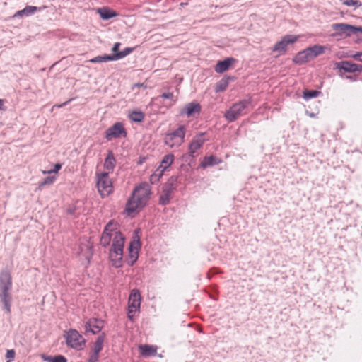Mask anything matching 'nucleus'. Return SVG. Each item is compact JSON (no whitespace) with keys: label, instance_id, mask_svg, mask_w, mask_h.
I'll use <instances>...</instances> for the list:
<instances>
[{"label":"nucleus","instance_id":"obj_51","mask_svg":"<svg viewBox=\"0 0 362 362\" xmlns=\"http://www.w3.org/2000/svg\"><path fill=\"white\" fill-rule=\"evenodd\" d=\"M353 31L354 34H357L358 33H362V26L353 25Z\"/></svg>","mask_w":362,"mask_h":362},{"label":"nucleus","instance_id":"obj_25","mask_svg":"<svg viewBox=\"0 0 362 362\" xmlns=\"http://www.w3.org/2000/svg\"><path fill=\"white\" fill-rule=\"evenodd\" d=\"M174 155L173 153H168L165 155L160 162V165L157 168L156 171L161 170L163 172L166 170L173 163Z\"/></svg>","mask_w":362,"mask_h":362},{"label":"nucleus","instance_id":"obj_50","mask_svg":"<svg viewBox=\"0 0 362 362\" xmlns=\"http://www.w3.org/2000/svg\"><path fill=\"white\" fill-rule=\"evenodd\" d=\"M42 358L45 361H47V362H53V359H54V356H47V355H42Z\"/></svg>","mask_w":362,"mask_h":362},{"label":"nucleus","instance_id":"obj_16","mask_svg":"<svg viewBox=\"0 0 362 362\" xmlns=\"http://www.w3.org/2000/svg\"><path fill=\"white\" fill-rule=\"evenodd\" d=\"M332 27L335 32L333 34L334 37L339 36L341 37H346L354 34L352 25L339 23L332 24Z\"/></svg>","mask_w":362,"mask_h":362},{"label":"nucleus","instance_id":"obj_43","mask_svg":"<svg viewBox=\"0 0 362 362\" xmlns=\"http://www.w3.org/2000/svg\"><path fill=\"white\" fill-rule=\"evenodd\" d=\"M353 74V75H346L345 78L349 80L350 81H356L359 75L355 73Z\"/></svg>","mask_w":362,"mask_h":362},{"label":"nucleus","instance_id":"obj_32","mask_svg":"<svg viewBox=\"0 0 362 362\" xmlns=\"http://www.w3.org/2000/svg\"><path fill=\"white\" fill-rule=\"evenodd\" d=\"M322 95V92L317 90H308L305 89L303 91V98L305 100H308L311 98H317Z\"/></svg>","mask_w":362,"mask_h":362},{"label":"nucleus","instance_id":"obj_4","mask_svg":"<svg viewBox=\"0 0 362 362\" xmlns=\"http://www.w3.org/2000/svg\"><path fill=\"white\" fill-rule=\"evenodd\" d=\"M97 187L102 197L113 193L114 187L107 172L97 174Z\"/></svg>","mask_w":362,"mask_h":362},{"label":"nucleus","instance_id":"obj_55","mask_svg":"<svg viewBox=\"0 0 362 362\" xmlns=\"http://www.w3.org/2000/svg\"><path fill=\"white\" fill-rule=\"evenodd\" d=\"M136 86H142V84H141V83H137V84H136Z\"/></svg>","mask_w":362,"mask_h":362},{"label":"nucleus","instance_id":"obj_47","mask_svg":"<svg viewBox=\"0 0 362 362\" xmlns=\"http://www.w3.org/2000/svg\"><path fill=\"white\" fill-rule=\"evenodd\" d=\"M76 211V206H72L66 209V213L69 215L74 216Z\"/></svg>","mask_w":362,"mask_h":362},{"label":"nucleus","instance_id":"obj_45","mask_svg":"<svg viewBox=\"0 0 362 362\" xmlns=\"http://www.w3.org/2000/svg\"><path fill=\"white\" fill-rule=\"evenodd\" d=\"M15 351L13 349L7 350L6 357L7 358L13 359L15 357Z\"/></svg>","mask_w":362,"mask_h":362},{"label":"nucleus","instance_id":"obj_27","mask_svg":"<svg viewBox=\"0 0 362 362\" xmlns=\"http://www.w3.org/2000/svg\"><path fill=\"white\" fill-rule=\"evenodd\" d=\"M116 162L113 152L109 150L107 157L105 159L104 168L109 172H112L115 168Z\"/></svg>","mask_w":362,"mask_h":362},{"label":"nucleus","instance_id":"obj_36","mask_svg":"<svg viewBox=\"0 0 362 362\" xmlns=\"http://www.w3.org/2000/svg\"><path fill=\"white\" fill-rule=\"evenodd\" d=\"M159 98L170 100L173 101V103L169 105L170 107L173 105L177 100V98L174 96L173 92H164L159 96Z\"/></svg>","mask_w":362,"mask_h":362},{"label":"nucleus","instance_id":"obj_37","mask_svg":"<svg viewBox=\"0 0 362 362\" xmlns=\"http://www.w3.org/2000/svg\"><path fill=\"white\" fill-rule=\"evenodd\" d=\"M344 5L348 6H354L359 8L362 6V3L359 0H340Z\"/></svg>","mask_w":362,"mask_h":362},{"label":"nucleus","instance_id":"obj_12","mask_svg":"<svg viewBox=\"0 0 362 362\" xmlns=\"http://www.w3.org/2000/svg\"><path fill=\"white\" fill-rule=\"evenodd\" d=\"M297 40V36L286 35L274 45L272 50L273 52H278L279 55L285 54L287 52L288 45L296 42Z\"/></svg>","mask_w":362,"mask_h":362},{"label":"nucleus","instance_id":"obj_34","mask_svg":"<svg viewBox=\"0 0 362 362\" xmlns=\"http://www.w3.org/2000/svg\"><path fill=\"white\" fill-rule=\"evenodd\" d=\"M56 180L55 176H47L42 181L40 182L38 184V188L42 189L46 185H51L54 183Z\"/></svg>","mask_w":362,"mask_h":362},{"label":"nucleus","instance_id":"obj_39","mask_svg":"<svg viewBox=\"0 0 362 362\" xmlns=\"http://www.w3.org/2000/svg\"><path fill=\"white\" fill-rule=\"evenodd\" d=\"M62 167V165L61 163H56L54 166V168L52 169V170H49L48 171H43V173L44 174H46V173H48V174H51V173H58V171L59 170H61Z\"/></svg>","mask_w":362,"mask_h":362},{"label":"nucleus","instance_id":"obj_49","mask_svg":"<svg viewBox=\"0 0 362 362\" xmlns=\"http://www.w3.org/2000/svg\"><path fill=\"white\" fill-rule=\"evenodd\" d=\"M148 159L147 156H140L138 160L136 161L137 165H141L144 163Z\"/></svg>","mask_w":362,"mask_h":362},{"label":"nucleus","instance_id":"obj_41","mask_svg":"<svg viewBox=\"0 0 362 362\" xmlns=\"http://www.w3.org/2000/svg\"><path fill=\"white\" fill-rule=\"evenodd\" d=\"M99 358V354L91 352L88 362H97Z\"/></svg>","mask_w":362,"mask_h":362},{"label":"nucleus","instance_id":"obj_18","mask_svg":"<svg viewBox=\"0 0 362 362\" xmlns=\"http://www.w3.org/2000/svg\"><path fill=\"white\" fill-rule=\"evenodd\" d=\"M334 69L339 71V75L342 76V71L344 73H355L354 63L352 61H341L334 63Z\"/></svg>","mask_w":362,"mask_h":362},{"label":"nucleus","instance_id":"obj_8","mask_svg":"<svg viewBox=\"0 0 362 362\" xmlns=\"http://www.w3.org/2000/svg\"><path fill=\"white\" fill-rule=\"evenodd\" d=\"M65 337L67 346L71 348L76 350L84 349L86 341L77 330L74 329H69Z\"/></svg>","mask_w":362,"mask_h":362},{"label":"nucleus","instance_id":"obj_35","mask_svg":"<svg viewBox=\"0 0 362 362\" xmlns=\"http://www.w3.org/2000/svg\"><path fill=\"white\" fill-rule=\"evenodd\" d=\"M134 50V47H126L120 52L115 54L116 59L119 60L120 59L125 57L126 56H127L128 54L132 53Z\"/></svg>","mask_w":362,"mask_h":362},{"label":"nucleus","instance_id":"obj_19","mask_svg":"<svg viewBox=\"0 0 362 362\" xmlns=\"http://www.w3.org/2000/svg\"><path fill=\"white\" fill-rule=\"evenodd\" d=\"M236 62L237 59L234 57H227L223 60L218 61L214 67V70L218 74H222L228 71L230 67Z\"/></svg>","mask_w":362,"mask_h":362},{"label":"nucleus","instance_id":"obj_14","mask_svg":"<svg viewBox=\"0 0 362 362\" xmlns=\"http://www.w3.org/2000/svg\"><path fill=\"white\" fill-rule=\"evenodd\" d=\"M104 321L99 318H89L84 324L85 334H96L100 332L103 327Z\"/></svg>","mask_w":362,"mask_h":362},{"label":"nucleus","instance_id":"obj_38","mask_svg":"<svg viewBox=\"0 0 362 362\" xmlns=\"http://www.w3.org/2000/svg\"><path fill=\"white\" fill-rule=\"evenodd\" d=\"M158 173H153L151 175L150 177V182L151 184L154 185V184H156L160 178L162 177V175H163V172H161V170H159L158 171Z\"/></svg>","mask_w":362,"mask_h":362},{"label":"nucleus","instance_id":"obj_7","mask_svg":"<svg viewBox=\"0 0 362 362\" xmlns=\"http://www.w3.org/2000/svg\"><path fill=\"white\" fill-rule=\"evenodd\" d=\"M119 223L115 220H110L105 226L103 233L100 237V244L103 247H107L110 245L112 238L114 237L116 231L119 230Z\"/></svg>","mask_w":362,"mask_h":362},{"label":"nucleus","instance_id":"obj_21","mask_svg":"<svg viewBox=\"0 0 362 362\" xmlns=\"http://www.w3.org/2000/svg\"><path fill=\"white\" fill-rule=\"evenodd\" d=\"M311 54L310 53L308 48L298 52L293 58V62L296 64L301 65L303 64L310 60L313 59L311 57Z\"/></svg>","mask_w":362,"mask_h":362},{"label":"nucleus","instance_id":"obj_5","mask_svg":"<svg viewBox=\"0 0 362 362\" xmlns=\"http://www.w3.org/2000/svg\"><path fill=\"white\" fill-rule=\"evenodd\" d=\"M177 176H171L168 178L166 182L163 185L162 192L163 194L159 197L158 204L162 206H165L170 203L171 194L176 189L177 187Z\"/></svg>","mask_w":362,"mask_h":362},{"label":"nucleus","instance_id":"obj_1","mask_svg":"<svg viewBox=\"0 0 362 362\" xmlns=\"http://www.w3.org/2000/svg\"><path fill=\"white\" fill-rule=\"evenodd\" d=\"M151 189L148 183L142 182L136 187L131 196L129 197L125 211L127 214L134 213L136 210L140 211L144 208L150 199Z\"/></svg>","mask_w":362,"mask_h":362},{"label":"nucleus","instance_id":"obj_24","mask_svg":"<svg viewBox=\"0 0 362 362\" xmlns=\"http://www.w3.org/2000/svg\"><path fill=\"white\" fill-rule=\"evenodd\" d=\"M222 163L221 158L217 157L215 155H211L209 156L204 157L202 161L200 163V168L205 169L209 166H214L218 165Z\"/></svg>","mask_w":362,"mask_h":362},{"label":"nucleus","instance_id":"obj_54","mask_svg":"<svg viewBox=\"0 0 362 362\" xmlns=\"http://www.w3.org/2000/svg\"><path fill=\"white\" fill-rule=\"evenodd\" d=\"M3 105H4V100L0 99V110L2 109Z\"/></svg>","mask_w":362,"mask_h":362},{"label":"nucleus","instance_id":"obj_56","mask_svg":"<svg viewBox=\"0 0 362 362\" xmlns=\"http://www.w3.org/2000/svg\"><path fill=\"white\" fill-rule=\"evenodd\" d=\"M310 117H314V114H313V113H312V114H310Z\"/></svg>","mask_w":362,"mask_h":362},{"label":"nucleus","instance_id":"obj_52","mask_svg":"<svg viewBox=\"0 0 362 362\" xmlns=\"http://www.w3.org/2000/svg\"><path fill=\"white\" fill-rule=\"evenodd\" d=\"M189 158H192V156H189V152L188 151V153L182 155V160L185 162H187Z\"/></svg>","mask_w":362,"mask_h":362},{"label":"nucleus","instance_id":"obj_11","mask_svg":"<svg viewBox=\"0 0 362 362\" xmlns=\"http://www.w3.org/2000/svg\"><path fill=\"white\" fill-rule=\"evenodd\" d=\"M141 297L140 291L135 288L131 291L128 301V314L127 317L129 320H133L132 313L139 310Z\"/></svg>","mask_w":362,"mask_h":362},{"label":"nucleus","instance_id":"obj_33","mask_svg":"<svg viewBox=\"0 0 362 362\" xmlns=\"http://www.w3.org/2000/svg\"><path fill=\"white\" fill-rule=\"evenodd\" d=\"M144 113L141 111H133L130 115V119L135 122H141L144 119Z\"/></svg>","mask_w":362,"mask_h":362},{"label":"nucleus","instance_id":"obj_42","mask_svg":"<svg viewBox=\"0 0 362 362\" xmlns=\"http://www.w3.org/2000/svg\"><path fill=\"white\" fill-rule=\"evenodd\" d=\"M53 362H67V358L63 355H57L54 356Z\"/></svg>","mask_w":362,"mask_h":362},{"label":"nucleus","instance_id":"obj_2","mask_svg":"<svg viewBox=\"0 0 362 362\" xmlns=\"http://www.w3.org/2000/svg\"><path fill=\"white\" fill-rule=\"evenodd\" d=\"M125 237L121 231H116L112 238V244L109 250V259L112 265L118 269L122 267L123 250Z\"/></svg>","mask_w":362,"mask_h":362},{"label":"nucleus","instance_id":"obj_26","mask_svg":"<svg viewBox=\"0 0 362 362\" xmlns=\"http://www.w3.org/2000/svg\"><path fill=\"white\" fill-rule=\"evenodd\" d=\"M139 349L141 355L144 357L153 356L157 354V347L152 345L142 344L139 346Z\"/></svg>","mask_w":362,"mask_h":362},{"label":"nucleus","instance_id":"obj_17","mask_svg":"<svg viewBox=\"0 0 362 362\" xmlns=\"http://www.w3.org/2000/svg\"><path fill=\"white\" fill-rule=\"evenodd\" d=\"M12 276L7 269H1L0 272V292L2 291H11Z\"/></svg>","mask_w":362,"mask_h":362},{"label":"nucleus","instance_id":"obj_57","mask_svg":"<svg viewBox=\"0 0 362 362\" xmlns=\"http://www.w3.org/2000/svg\"><path fill=\"white\" fill-rule=\"evenodd\" d=\"M6 362H10V361H7Z\"/></svg>","mask_w":362,"mask_h":362},{"label":"nucleus","instance_id":"obj_23","mask_svg":"<svg viewBox=\"0 0 362 362\" xmlns=\"http://www.w3.org/2000/svg\"><path fill=\"white\" fill-rule=\"evenodd\" d=\"M97 13L99 14L100 17L105 21L110 20L112 18L116 17L118 16V13L115 10L110 8L108 6H103L101 8H98L97 10Z\"/></svg>","mask_w":362,"mask_h":362},{"label":"nucleus","instance_id":"obj_15","mask_svg":"<svg viewBox=\"0 0 362 362\" xmlns=\"http://www.w3.org/2000/svg\"><path fill=\"white\" fill-rule=\"evenodd\" d=\"M206 134V132H199L193 137L192 141L189 143L188 151L189 152V156H192V158L195 157L194 153L196 151L201 148L204 144L207 141V139L203 138Z\"/></svg>","mask_w":362,"mask_h":362},{"label":"nucleus","instance_id":"obj_9","mask_svg":"<svg viewBox=\"0 0 362 362\" xmlns=\"http://www.w3.org/2000/svg\"><path fill=\"white\" fill-rule=\"evenodd\" d=\"M186 128L185 125H180L175 131L168 133L165 137V144L173 147L180 146L185 141Z\"/></svg>","mask_w":362,"mask_h":362},{"label":"nucleus","instance_id":"obj_31","mask_svg":"<svg viewBox=\"0 0 362 362\" xmlns=\"http://www.w3.org/2000/svg\"><path fill=\"white\" fill-rule=\"evenodd\" d=\"M308 50L311 54L312 59L317 57L318 55L322 54L325 52L327 47L324 45H315L311 47H308Z\"/></svg>","mask_w":362,"mask_h":362},{"label":"nucleus","instance_id":"obj_48","mask_svg":"<svg viewBox=\"0 0 362 362\" xmlns=\"http://www.w3.org/2000/svg\"><path fill=\"white\" fill-rule=\"evenodd\" d=\"M355 74H360L362 72V65L354 63Z\"/></svg>","mask_w":362,"mask_h":362},{"label":"nucleus","instance_id":"obj_13","mask_svg":"<svg viewBox=\"0 0 362 362\" xmlns=\"http://www.w3.org/2000/svg\"><path fill=\"white\" fill-rule=\"evenodd\" d=\"M202 111L201 105L197 101L187 103L180 111V115L187 117H196Z\"/></svg>","mask_w":362,"mask_h":362},{"label":"nucleus","instance_id":"obj_3","mask_svg":"<svg viewBox=\"0 0 362 362\" xmlns=\"http://www.w3.org/2000/svg\"><path fill=\"white\" fill-rule=\"evenodd\" d=\"M252 98H244L239 102L234 103L226 112L224 117L228 122L235 121L239 117L244 115V110L247 109L252 104Z\"/></svg>","mask_w":362,"mask_h":362},{"label":"nucleus","instance_id":"obj_10","mask_svg":"<svg viewBox=\"0 0 362 362\" xmlns=\"http://www.w3.org/2000/svg\"><path fill=\"white\" fill-rule=\"evenodd\" d=\"M105 134L107 141H112L113 139L126 138L127 132L122 122H116L106 129Z\"/></svg>","mask_w":362,"mask_h":362},{"label":"nucleus","instance_id":"obj_46","mask_svg":"<svg viewBox=\"0 0 362 362\" xmlns=\"http://www.w3.org/2000/svg\"><path fill=\"white\" fill-rule=\"evenodd\" d=\"M349 57H351L355 60L362 62V52H356V54L350 55Z\"/></svg>","mask_w":362,"mask_h":362},{"label":"nucleus","instance_id":"obj_28","mask_svg":"<svg viewBox=\"0 0 362 362\" xmlns=\"http://www.w3.org/2000/svg\"><path fill=\"white\" fill-rule=\"evenodd\" d=\"M40 8L34 6H26L23 9L18 11L13 16V18L19 17L23 18V16H29L33 14L35 11H40Z\"/></svg>","mask_w":362,"mask_h":362},{"label":"nucleus","instance_id":"obj_29","mask_svg":"<svg viewBox=\"0 0 362 362\" xmlns=\"http://www.w3.org/2000/svg\"><path fill=\"white\" fill-rule=\"evenodd\" d=\"M106 337V334L105 332H101L100 335L97 337L95 341L93 344V348L92 352L99 354L103 348V343Z\"/></svg>","mask_w":362,"mask_h":362},{"label":"nucleus","instance_id":"obj_30","mask_svg":"<svg viewBox=\"0 0 362 362\" xmlns=\"http://www.w3.org/2000/svg\"><path fill=\"white\" fill-rule=\"evenodd\" d=\"M116 57L115 56V54H104V55H99L95 57H93L89 60L91 63H102V62H107L110 61H116Z\"/></svg>","mask_w":362,"mask_h":362},{"label":"nucleus","instance_id":"obj_40","mask_svg":"<svg viewBox=\"0 0 362 362\" xmlns=\"http://www.w3.org/2000/svg\"><path fill=\"white\" fill-rule=\"evenodd\" d=\"M219 272H220V271H219V269H218V268H216V267H213V268H211V269L208 272V273H207V278H208L209 279H211V277H212L214 274H218V273H219Z\"/></svg>","mask_w":362,"mask_h":362},{"label":"nucleus","instance_id":"obj_20","mask_svg":"<svg viewBox=\"0 0 362 362\" xmlns=\"http://www.w3.org/2000/svg\"><path fill=\"white\" fill-rule=\"evenodd\" d=\"M0 301L3 304L2 309L8 315L11 313L12 296L11 291H2L0 292Z\"/></svg>","mask_w":362,"mask_h":362},{"label":"nucleus","instance_id":"obj_6","mask_svg":"<svg viewBox=\"0 0 362 362\" xmlns=\"http://www.w3.org/2000/svg\"><path fill=\"white\" fill-rule=\"evenodd\" d=\"M141 233V229L137 228L134 230V240H132L129 245L128 250L129 255L127 258V263L129 266H133L139 257V251L141 247V243L140 240L139 235Z\"/></svg>","mask_w":362,"mask_h":362},{"label":"nucleus","instance_id":"obj_53","mask_svg":"<svg viewBox=\"0 0 362 362\" xmlns=\"http://www.w3.org/2000/svg\"><path fill=\"white\" fill-rule=\"evenodd\" d=\"M72 99H69V100L64 102L63 104L59 105V107H63V106H65L67 104H69L71 101Z\"/></svg>","mask_w":362,"mask_h":362},{"label":"nucleus","instance_id":"obj_22","mask_svg":"<svg viewBox=\"0 0 362 362\" xmlns=\"http://www.w3.org/2000/svg\"><path fill=\"white\" fill-rule=\"evenodd\" d=\"M235 79V76H228V75L224 76L220 81H218L216 83L215 88H214L215 92L219 93V92L225 91L228 86L229 82L233 81Z\"/></svg>","mask_w":362,"mask_h":362},{"label":"nucleus","instance_id":"obj_44","mask_svg":"<svg viewBox=\"0 0 362 362\" xmlns=\"http://www.w3.org/2000/svg\"><path fill=\"white\" fill-rule=\"evenodd\" d=\"M121 46V43L120 42H115L113 45V47H112V51L113 52V54H116V53H118V52H120L121 51H119V47Z\"/></svg>","mask_w":362,"mask_h":362}]
</instances>
